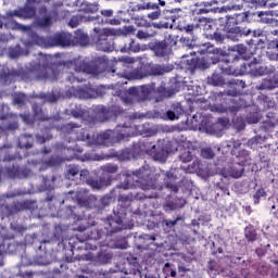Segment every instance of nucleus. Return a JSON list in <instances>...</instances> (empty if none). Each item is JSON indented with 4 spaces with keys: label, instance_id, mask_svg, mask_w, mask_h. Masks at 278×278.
Returning a JSON list of instances; mask_svg holds the SVG:
<instances>
[{
    "label": "nucleus",
    "instance_id": "obj_17",
    "mask_svg": "<svg viewBox=\"0 0 278 278\" xmlns=\"http://www.w3.org/2000/svg\"><path fill=\"white\" fill-rule=\"evenodd\" d=\"M126 260L128 262L127 267L122 269V273H124V275H132V277L136 278L144 277V274H142V270L140 269V263H138V256L134 254H128Z\"/></svg>",
    "mask_w": 278,
    "mask_h": 278
},
{
    "label": "nucleus",
    "instance_id": "obj_23",
    "mask_svg": "<svg viewBox=\"0 0 278 278\" xmlns=\"http://www.w3.org/2000/svg\"><path fill=\"white\" fill-rule=\"evenodd\" d=\"M114 130H105L97 135V140L88 141V147H92V144H101L102 147H110V144H114Z\"/></svg>",
    "mask_w": 278,
    "mask_h": 278
},
{
    "label": "nucleus",
    "instance_id": "obj_6",
    "mask_svg": "<svg viewBox=\"0 0 278 278\" xmlns=\"http://www.w3.org/2000/svg\"><path fill=\"white\" fill-rule=\"evenodd\" d=\"M119 34L121 30L116 28L94 27L91 33V42L94 45L97 51L112 53L114 51V39H112V36H119Z\"/></svg>",
    "mask_w": 278,
    "mask_h": 278
},
{
    "label": "nucleus",
    "instance_id": "obj_49",
    "mask_svg": "<svg viewBox=\"0 0 278 278\" xmlns=\"http://www.w3.org/2000/svg\"><path fill=\"white\" fill-rule=\"evenodd\" d=\"M230 101L232 102V105L220 106L219 112L225 113L229 111L230 114H238V112L242 110V104L236 101V99H231Z\"/></svg>",
    "mask_w": 278,
    "mask_h": 278
},
{
    "label": "nucleus",
    "instance_id": "obj_18",
    "mask_svg": "<svg viewBox=\"0 0 278 278\" xmlns=\"http://www.w3.org/2000/svg\"><path fill=\"white\" fill-rule=\"evenodd\" d=\"M153 97L155 103H160V101H164V99H170L176 92H179V87H177V83H175V87L170 86L169 89H166L164 85L159 86L156 89L153 87Z\"/></svg>",
    "mask_w": 278,
    "mask_h": 278
},
{
    "label": "nucleus",
    "instance_id": "obj_39",
    "mask_svg": "<svg viewBox=\"0 0 278 278\" xmlns=\"http://www.w3.org/2000/svg\"><path fill=\"white\" fill-rule=\"evenodd\" d=\"M164 73V71H134L132 77L134 79H147V77H160Z\"/></svg>",
    "mask_w": 278,
    "mask_h": 278
},
{
    "label": "nucleus",
    "instance_id": "obj_45",
    "mask_svg": "<svg viewBox=\"0 0 278 278\" xmlns=\"http://www.w3.org/2000/svg\"><path fill=\"white\" fill-rule=\"evenodd\" d=\"M244 238L249 244H253V242H256L257 240V230L255 229V226L249 224L244 228Z\"/></svg>",
    "mask_w": 278,
    "mask_h": 278
},
{
    "label": "nucleus",
    "instance_id": "obj_35",
    "mask_svg": "<svg viewBox=\"0 0 278 278\" xmlns=\"http://www.w3.org/2000/svg\"><path fill=\"white\" fill-rule=\"evenodd\" d=\"M33 97H35V99H42L43 103H58L60 100V91L34 93Z\"/></svg>",
    "mask_w": 278,
    "mask_h": 278
},
{
    "label": "nucleus",
    "instance_id": "obj_33",
    "mask_svg": "<svg viewBox=\"0 0 278 278\" xmlns=\"http://www.w3.org/2000/svg\"><path fill=\"white\" fill-rule=\"evenodd\" d=\"M150 157L154 160V162H166V157H168V151L160 144L154 146V149L150 152Z\"/></svg>",
    "mask_w": 278,
    "mask_h": 278
},
{
    "label": "nucleus",
    "instance_id": "obj_48",
    "mask_svg": "<svg viewBox=\"0 0 278 278\" xmlns=\"http://www.w3.org/2000/svg\"><path fill=\"white\" fill-rule=\"evenodd\" d=\"M106 110L111 119L118 118V116H123V114H125V109H123V106L119 104H111L106 108Z\"/></svg>",
    "mask_w": 278,
    "mask_h": 278
},
{
    "label": "nucleus",
    "instance_id": "obj_1",
    "mask_svg": "<svg viewBox=\"0 0 278 278\" xmlns=\"http://www.w3.org/2000/svg\"><path fill=\"white\" fill-rule=\"evenodd\" d=\"M197 53L204 56L201 59H186L188 58V54L182 55V59L178 64L180 71H207L212 64H218L220 71H233L229 60H218V56H216L218 50H216L214 46L203 45L202 48L195 47V50L190 51L189 55H197Z\"/></svg>",
    "mask_w": 278,
    "mask_h": 278
},
{
    "label": "nucleus",
    "instance_id": "obj_13",
    "mask_svg": "<svg viewBox=\"0 0 278 278\" xmlns=\"http://www.w3.org/2000/svg\"><path fill=\"white\" fill-rule=\"evenodd\" d=\"M128 93L138 101H154L153 86L142 85L140 87L128 88Z\"/></svg>",
    "mask_w": 278,
    "mask_h": 278
},
{
    "label": "nucleus",
    "instance_id": "obj_20",
    "mask_svg": "<svg viewBox=\"0 0 278 278\" xmlns=\"http://www.w3.org/2000/svg\"><path fill=\"white\" fill-rule=\"evenodd\" d=\"M74 12L84 14H97L99 12V2H88L86 0H76L73 2Z\"/></svg>",
    "mask_w": 278,
    "mask_h": 278
},
{
    "label": "nucleus",
    "instance_id": "obj_60",
    "mask_svg": "<svg viewBox=\"0 0 278 278\" xmlns=\"http://www.w3.org/2000/svg\"><path fill=\"white\" fill-rule=\"evenodd\" d=\"M208 84L211 86H225V78L220 74L213 73L211 77H208Z\"/></svg>",
    "mask_w": 278,
    "mask_h": 278
},
{
    "label": "nucleus",
    "instance_id": "obj_8",
    "mask_svg": "<svg viewBox=\"0 0 278 278\" xmlns=\"http://www.w3.org/2000/svg\"><path fill=\"white\" fill-rule=\"evenodd\" d=\"M29 45H37V47H71V39L66 38L64 33H56L50 36L48 39L40 37L37 33L31 31L29 34Z\"/></svg>",
    "mask_w": 278,
    "mask_h": 278
},
{
    "label": "nucleus",
    "instance_id": "obj_44",
    "mask_svg": "<svg viewBox=\"0 0 278 278\" xmlns=\"http://www.w3.org/2000/svg\"><path fill=\"white\" fill-rule=\"evenodd\" d=\"M41 179L40 192H51L55 188V176H52L51 179H48L47 176H41Z\"/></svg>",
    "mask_w": 278,
    "mask_h": 278
},
{
    "label": "nucleus",
    "instance_id": "obj_10",
    "mask_svg": "<svg viewBox=\"0 0 278 278\" xmlns=\"http://www.w3.org/2000/svg\"><path fill=\"white\" fill-rule=\"evenodd\" d=\"M106 220L110 227V236H114V233H121V231L127 229V207L117 205V207L113 210V216H109Z\"/></svg>",
    "mask_w": 278,
    "mask_h": 278
},
{
    "label": "nucleus",
    "instance_id": "obj_61",
    "mask_svg": "<svg viewBox=\"0 0 278 278\" xmlns=\"http://www.w3.org/2000/svg\"><path fill=\"white\" fill-rule=\"evenodd\" d=\"M153 36H155V31L149 30V28L140 29L136 34L138 40H149V38H153Z\"/></svg>",
    "mask_w": 278,
    "mask_h": 278
},
{
    "label": "nucleus",
    "instance_id": "obj_43",
    "mask_svg": "<svg viewBox=\"0 0 278 278\" xmlns=\"http://www.w3.org/2000/svg\"><path fill=\"white\" fill-rule=\"evenodd\" d=\"M66 161L68 162L67 157L52 155L48 160L43 161V166H46V168H53L55 166H60L61 164H64V162Z\"/></svg>",
    "mask_w": 278,
    "mask_h": 278
},
{
    "label": "nucleus",
    "instance_id": "obj_14",
    "mask_svg": "<svg viewBox=\"0 0 278 278\" xmlns=\"http://www.w3.org/2000/svg\"><path fill=\"white\" fill-rule=\"evenodd\" d=\"M111 121L108 106L99 104L93 109L92 114H89L88 127H94L97 123H108Z\"/></svg>",
    "mask_w": 278,
    "mask_h": 278
},
{
    "label": "nucleus",
    "instance_id": "obj_36",
    "mask_svg": "<svg viewBox=\"0 0 278 278\" xmlns=\"http://www.w3.org/2000/svg\"><path fill=\"white\" fill-rule=\"evenodd\" d=\"M227 173L229 175V177H232V179H240V177H242V175H244V165H242L241 163H232L228 169Z\"/></svg>",
    "mask_w": 278,
    "mask_h": 278
},
{
    "label": "nucleus",
    "instance_id": "obj_63",
    "mask_svg": "<svg viewBox=\"0 0 278 278\" xmlns=\"http://www.w3.org/2000/svg\"><path fill=\"white\" fill-rule=\"evenodd\" d=\"M163 273L164 275H169V277L177 278V267L173 263H165Z\"/></svg>",
    "mask_w": 278,
    "mask_h": 278
},
{
    "label": "nucleus",
    "instance_id": "obj_41",
    "mask_svg": "<svg viewBox=\"0 0 278 278\" xmlns=\"http://www.w3.org/2000/svg\"><path fill=\"white\" fill-rule=\"evenodd\" d=\"M237 160L238 164H242V166H247V164H251L252 159H251V152L247 149H241L239 150L236 154H233Z\"/></svg>",
    "mask_w": 278,
    "mask_h": 278
},
{
    "label": "nucleus",
    "instance_id": "obj_40",
    "mask_svg": "<svg viewBox=\"0 0 278 278\" xmlns=\"http://www.w3.org/2000/svg\"><path fill=\"white\" fill-rule=\"evenodd\" d=\"M169 14L170 15L162 14V21L154 23V27L157 29H168V27H173V23H175V15H173V13Z\"/></svg>",
    "mask_w": 278,
    "mask_h": 278
},
{
    "label": "nucleus",
    "instance_id": "obj_51",
    "mask_svg": "<svg viewBox=\"0 0 278 278\" xmlns=\"http://www.w3.org/2000/svg\"><path fill=\"white\" fill-rule=\"evenodd\" d=\"M28 72H16V71H12V72H0V84H10V81H12L10 79V77H14V76H18V75H27Z\"/></svg>",
    "mask_w": 278,
    "mask_h": 278
},
{
    "label": "nucleus",
    "instance_id": "obj_47",
    "mask_svg": "<svg viewBox=\"0 0 278 278\" xmlns=\"http://www.w3.org/2000/svg\"><path fill=\"white\" fill-rule=\"evenodd\" d=\"M242 92L238 90V88H230L225 91L215 92L214 97L215 99H219V101H225V97H240Z\"/></svg>",
    "mask_w": 278,
    "mask_h": 278
},
{
    "label": "nucleus",
    "instance_id": "obj_22",
    "mask_svg": "<svg viewBox=\"0 0 278 278\" xmlns=\"http://www.w3.org/2000/svg\"><path fill=\"white\" fill-rule=\"evenodd\" d=\"M233 51H237V53H239V55H241V58L247 60V58H249V55H255V53H257V41L251 39L248 42V47L242 43H239L233 47Z\"/></svg>",
    "mask_w": 278,
    "mask_h": 278
},
{
    "label": "nucleus",
    "instance_id": "obj_16",
    "mask_svg": "<svg viewBox=\"0 0 278 278\" xmlns=\"http://www.w3.org/2000/svg\"><path fill=\"white\" fill-rule=\"evenodd\" d=\"M123 177H125L124 181L117 184L109 193L112 199H114L116 190H131L136 184L134 182V177H138L136 170H125L122 173Z\"/></svg>",
    "mask_w": 278,
    "mask_h": 278
},
{
    "label": "nucleus",
    "instance_id": "obj_25",
    "mask_svg": "<svg viewBox=\"0 0 278 278\" xmlns=\"http://www.w3.org/2000/svg\"><path fill=\"white\" fill-rule=\"evenodd\" d=\"M134 149H136L137 153H147L150 155L153 149H155V143L151 138H146L134 143Z\"/></svg>",
    "mask_w": 278,
    "mask_h": 278
},
{
    "label": "nucleus",
    "instance_id": "obj_24",
    "mask_svg": "<svg viewBox=\"0 0 278 278\" xmlns=\"http://www.w3.org/2000/svg\"><path fill=\"white\" fill-rule=\"evenodd\" d=\"M162 177L165 188L170 190V192H179V185L177 184V175L173 174V172H164L162 170Z\"/></svg>",
    "mask_w": 278,
    "mask_h": 278
},
{
    "label": "nucleus",
    "instance_id": "obj_9",
    "mask_svg": "<svg viewBox=\"0 0 278 278\" xmlns=\"http://www.w3.org/2000/svg\"><path fill=\"white\" fill-rule=\"evenodd\" d=\"M72 217L74 218L73 225V231H85L86 240H101V237L103 236V231L99 229H92V224L88 222V218L81 215L75 214V212L72 211Z\"/></svg>",
    "mask_w": 278,
    "mask_h": 278
},
{
    "label": "nucleus",
    "instance_id": "obj_37",
    "mask_svg": "<svg viewBox=\"0 0 278 278\" xmlns=\"http://www.w3.org/2000/svg\"><path fill=\"white\" fill-rule=\"evenodd\" d=\"M184 220H186V217L178 215L175 219L163 218L161 225L165 231H175L177 223H184Z\"/></svg>",
    "mask_w": 278,
    "mask_h": 278
},
{
    "label": "nucleus",
    "instance_id": "obj_57",
    "mask_svg": "<svg viewBox=\"0 0 278 278\" xmlns=\"http://www.w3.org/2000/svg\"><path fill=\"white\" fill-rule=\"evenodd\" d=\"M210 24L212 25V27H215V29H216L212 35V40H216V42H223V40H225L224 36H226L225 30L218 29L216 20L214 22H210Z\"/></svg>",
    "mask_w": 278,
    "mask_h": 278
},
{
    "label": "nucleus",
    "instance_id": "obj_46",
    "mask_svg": "<svg viewBox=\"0 0 278 278\" xmlns=\"http://www.w3.org/2000/svg\"><path fill=\"white\" fill-rule=\"evenodd\" d=\"M178 159L184 164H188V162H192V160H194V151L190 148H182L180 149Z\"/></svg>",
    "mask_w": 278,
    "mask_h": 278
},
{
    "label": "nucleus",
    "instance_id": "obj_26",
    "mask_svg": "<svg viewBox=\"0 0 278 278\" xmlns=\"http://www.w3.org/2000/svg\"><path fill=\"white\" fill-rule=\"evenodd\" d=\"M202 28L206 30L212 29V24L205 17H200L197 24H187L182 26L181 30L186 31V34H192L194 29H202Z\"/></svg>",
    "mask_w": 278,
    "mask_h": 278
},
{
    "label": "nucleus",
    "instance_id": "obj_62",
    "mask_svg": "<svg viewBox=\"0 0 278 278\" xmlns=\"http://www.w3.org/2000/svg\"><path fill=\"white\" fill-rule=\"evenodd\" d=\"M48 255L49 254L47 252L36 255L34 260L35 264H37L38 266H47L51 264V261H49Z\"/></svg>",
    "mask_w": 278,
    "mask_h": 278
},
{
    "label": "nucleus",
    "instance_id": "obj_29",
    "mask_svg": "<svg viewBox=\"0 0 278 278\" xmlns=\"http://www.w3.org/2000/svg\"><path fill=\"white\" fill-rule=\"evenodd\" d=\"M151 49L156 58H166V55L170 53V47H168V42H166V40L155 41L152 43Z\"/></svg>",
    "mask_w": 278,
    "mask_h": 278
},
{
    "label": "nucleus",
    "instance_id": "obj_58",
    "mask_svg": "<svg viewBox=\"0 0 278 278\" xmlns=\"http://www.w3.org/2000/svg\"><path fill=\"white\" fill-rule=\"evenodd\" d=\"M37 25L41 29H49L53 25V17L51 15H46L37 20Z\"/></svg>",
    "mask_w": 278,
    "mask_h": 278
},
{
    "label": "nucleus",
    "instance_id": "obj_53",
    "mask_svg": "<svg viewBox=\"0 0 278 278\" xmlns=\"http://www.w3.org/2000/svg\"><path fill=\"white\" fill-rule=\"evenodd\" d=\"M260 88L261 90H275V88H278V75L269 79H264Z\"/></svg>",
    "mask_w": 278,
    "mask_h": 278
},
{
    "label": "nucleus",
    "instance_id": "obj_19",
    "mask_svg": "<svg viewBox=\"0 0 278 278\" xmlns=\"http://www.w3.org/2000/svg\"><path fill=\"white\" fill-rule=\"evenodd\" d=\"M71 181H73L74 186H79L81 184H87V186H90V172L88 169L80 170L77 166L71 167Z\"/></svg>",
    "mask_w": 278,
    "mask_h": 278
},
{
    "label": "nucleus",
    "instance_id": "obj_55",
    "mask_svg": "<svg viewBox=\"0 0 278 278\" xmlns=\"http://www.w3.org/2000/svg\"><path fill=\"white\" fill-rule=\"evenodd\" d=\"M100 170L102 173L109 175L110 177H114V175H116V173H118L119 167H118V164L108 163L105 165H102L100 167Z\"/></svg>",
    "mask_w": 278,
    "mask_h": 278
},
{
    "label": "nucleus",
    "instance_id": "obj_2",
    "mask_svg": "<svg viewBox=\"0 0 278 278\" xmlns=\"http://www.w3.org/2000/svg\"><path fill=\"white\" fill-rule=\"evenodd\" d=\"M72 201L77 204L78 207H85L86 210H94L96 212H103L105 207H110L112 204V195L104 194L102 198H97L94 194H90L88 189H80L77 191H71Z\"/></svg>",
    "mask_w": 278,
    "mask_h": 278
},
{
    "label": "nucleus",
    "instance_id": "obj_59",
    "mask_svg": "<svg viewBox=\"0 0 278 278\" xmlns=\"http://www.w3.org/2000/svg\"><path fill=\"white\" fill-rule=\"evenodd\" d=\"M33 112L36 118H38V121H50V117L45 114L42 108L37 103L33 104Z\"/></svg>",
    "mask_w": 278,
    "mask_h": 278
},
{
    "label": "nucleus",
    "instance_id": "obj_15",
    "mask_svg": "<svg viewBox=\"0 0 278 278\" xmlns=\"http://www.w3.org/2000/svg\"><path fill=\"white\" fill-rule=\"evenodd\" d=\"M116 177L110 176L101 172L98 178L91 176L89 179V186L92 190H105V188H110L114 181H116Z\"/></svg>",
    "mask_w": 278,
    "mask_h": 278
},
{
    "label": "nucleus",
    "instance_id": "obj_11",
    "mask_svg": "<svg viewBox=\"0 0 278 278\" xmlns=\"http://www.w3.org/2000/svg\"><path fill=\"white\" fill-rule=\"evenodd\" d=\"M229 125V117H219L216 122H212L210 117H203L201 121V127L210 136H223V131L227 129Z\"/></svg>",
    "mask_w": 278,
    "mask_h": 278
},
{
    "label": "nucleus",
    "instance_id": "obj_7",
    "mask_svg": "<svg viewBox=\"0 0 278 278\" xmlns=\"http://www.w3.org/2000/svg\"><path fill=\"white\" fill-rule=\"evenodd\" d=\"M117 62H114L108 56H96L91 62H86L81 59H74L71 65L75 66V71H116Z\"/></svg>",
    "mask_w": 278,
    "mask_h": 278
},
{
    "label": "nucleus",
    "instance_id": "obj_27",
    "mask_svg": "<svg viewBox=\"0 0 278 278\" xmlns=\"http://www.w3.org/2000/svg\"><path fill=\"white\" fill-rule=\"evenodd\" d=\"M73 47H88L90 45V37L83 29H77L71 40Z\"/></svg>",
    "mask_w": 278,
    "mask_h": 278
},
{
    "label": "nucleus",
    "instance_id": "obj_54",
    "mask_svg": "<svg viewBox=\"0 0 278 278\" xmlns=\"http://www.w3.org/2000/svg\"><path fill=\"white\" fill-rule=\"evenodd\" d=\"M71 160H78L80 162H86V153L84 152V148L79 146H74L72 148Z\"/></svg>",
    "mask_w": 278,
    "mask_h": 278
},
{
    "label": "nucleus",
    "instance_id": "obj_64",
    "mask_svg": "<svg viewBox=\"0 0 278 278\" xmlns=\"http://www.w3.org/2000/svg\"><path fill=\"white\" fill-rule=\"evenodd\" d=\"M14 105H18V108H23L25 103H27V96L25 93H14L13 96Z\"/></svg>",
    "mask_w": 278,
    "mask_h": 278
},
{
    "label": "nucleus",
    "instance_id": "obj_5",
    "mask_svg": "<svg viewBox=\"0 0 278 278\" xmlns=\"http://www.w3.org/2000/svg\"><path fill=\"white\" fill-rule=\"evenodd\" d=\"M137 182L141 190H162L160 180L164 172L157 170L149 165H143L136 169Z\"/></svg>",
    "mask_w": 278,
    "mask_h": 278
},
{
    "label": "nucleus",
    "instance_id": "obj_28",
    "mask_svg": "<svg viewBox=\"0 0 278 278\" xmlns=\"http://www.w3.org/2000/svg\"><path fill=\"white\" fill-rule=\"evenodd\" d=\"M71 138L72 140H80L81 142H86V140H90V134L86 128H81L72 123Z\"/></svg>",
    "mask_w": 278,
    "mask_h": 278
},
{
    "label": "nucleus",
    "instance_id": "obj_32",
    "mask_svg": "<svg viewBox=\"0 0 278 278\" xmlns=\"http://www.w3.org/2000/svg\"><path fill=\"white\" fill-rule=\"evenodd\" d=\"M186 205V199L174 198L163 204L164 212H175V210H181Z\"/></svg>",
    "mask_w": 278,
    "mask_h": 278
},
{
    "label": "nucleus",
    "instance_id": "obj_12",
    "mask_svg": "<svg viewBox=\"0 0 278 278\" xmlns=\"http://www.w3.org/2000/svg\"><path fill=\"white\" fill-rule=\"evenodd\" d=\"M130 12H142V10H154L153 12L148 14L149 21H157L162 18V10L155 2H143V3H134L129 4Z\"/></svg>",
    "mask_w": 278,
    "mask_h": 278
},
{
    "label": "nucleus",
    "instance_id": "obj_21",
    "mask_svg": "<svg viewBox=\"0 0 278 278\" xmlns=\"http://www.w3.org/2000/svg\"><path fill=\"white\" fill-rule=\"evenodd\" d=\"M277 71L274 65L271 67L264 66V61L254 58L252 61H243L240 71Z\"/></svg>",
    "mask_w": 278,
    "mask_h": 278
},
{
    "label": "nucleus",
    "instance_id": "obj_52",
    "mask_svg": "<svg viewBox=\"0 0 278 278\" xmlns=\"http://www.w3.org/2000/svg\"><path fill=\"white\" fill-rule=\"evenodd\" d=\"M121 53H140V46L134 39L128 45L119 48Z\"/></svg>",
    "mask_w": 278,
    "mask_h": 278
},
{
    "label": "nucleus",
    "instance_id": "obj_3",
    "mask_svg": "<svg viewBox=\"0 0 278 278\" xmlns=\"http://www.w3.org/2000/svg\"><path fill=\"white\" fill-rule=\"evenodd\" d=\"M240 21H244V13L218 17L216 25L219 31H224L229 40L236 42L242 38V36H251V29L242 30V28L238 26Z\"/></svg>",
    "mask_w": 278,
    "mask_h": 278
},
{
    "label": "nucleus",
    "instance_id": "obj_31",
    "mask_svg": "<svg viewBox=\"0 0 278 278\" xmlns=\"http://www.w3.org/2000/svg\"><path fill=\"white\" fill-rule=\"evenodd\" d=\"M71 115L74 118H77L80 121V123H84L88 127V119L90 118V111L84 109L81 105H76L72 111Z\"/></svg>",
    "mask_w": 278,
    "mask_h": 278
},
{
    "label": "nucleus",
    "instance_id": "obj_42",
    "mask_svg": "<svg viewBox=\"0 0 278 278\" xmlns=\"http://www.w3.org/2000/svg\"><path fill=\"white\" fill-rule=\"evenodd\" d=\"M227 75H231L232 77H244V75H251V77H262L266 74L265 71H228L226 72Z\"/></svg>",
    "mask_w": 278,
    "mask_h": 278
},
{
    "label": "nucleus",
    "instance_id": "obj_56",
    "mask_svg": "<svg viewBox=\"0 0 278 278\" xmlns=\"http://www.w3.org/2000/svg\"><path fill=\"white\" fill-rule=\"evenodd\" d=\"M139 240L141 242H150V244H153L156 247V249H162V243H155V240H157V235L142 233L139 236Z\"/></svg>",
    "mask_w": 278,
    "mask_h": 278
},
{
    "label": "nucleus",
    "instance_id": "obj_4",
    "mask_svg": "<svg viewBox=\"0 0 278 278\" xmlns=\"http://www.w3.org/2000/svg\"><path fill=\"white\" fill-rule=\"evenodd\" d=\"M37 4H38L37 0H26L24 8L20 10H15L13 12L10 11L5 15H2L0 17V29H3V21H4V27L7 28L12 27V29L14 28L21 29L23 25L16 23V21H14V16H17L18 18H34L37 12Z\"/></svg>",
    "mask_w": 278,
    "mask_h": 278
},
{
    "label": "nucleus",
    "instance_id": "obj_34",
    "mask_svg": "<svg viewBox=\"0 0 278 278\" xmlns=\"http://www.w3.org/2000/svg\"><path fill=\"white\" fill-rule=\"evenodd\" d=\"M71 262H81V260H86V254H84V252L86 251V249H88V247L77 245V243H74L71 245Z\"/></svg>",
    "mask_w": 278,
    "mask_h": 278
},
{
    "label": "nucleus",
    "instance_id": "obj_38",
    "mask_svg": "<svg viewBox=\"0 0 278 278\" xmlns=\"http://www.w3.org/2000/svg\"><path fill=\"white\" fill-rule=\"evenodd\" d=\"M113 257L114 253L110 252V250H101L96 255V262H98V264H101L102 266H105V264L112 263Z\"/></svg>",
    "mask_w": 278,
    "mask_h": 278
},
{
    "label": "nucleus",
    "instance_id": "obj_50",
    "mask_svg": "<svg viewBox=\"0 0 278 278\" xmlns=\"http://www.w3.org/2000/svg\"><path fill=\"white\" fill-rule=\"evenodd\" d=\"M110 92V86L100 85L97 88L91 87V99H99V97H105Z\"/></svg>",
    "mask_w": 278,
    "mask_h": 278
},
{
    "label": "nucleus",
    "instance_id": "obj_30",
    "mask_svg": "<svg viewBox=\"0 0 278 278\" xmlns=\"http://www.w3.org/2000/svg\"><path fill=\"white\" fill-rule=\"evenodd\" d=\"M72 97H75V99H92V87H72V92H71Z\"/></svg>",
    "mask_w": 278,
    "mask_h": 278
}]
</instances>
